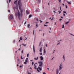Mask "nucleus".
<instances>
[{
    "instance_id": "603ef678",
    "label": "nucleus",
    "mask_w": 74,
    "mask_h": 74,
    "mask_svg": "<svg viewBox=\"0 0 74 74\" xmlns=\"http://www.w3.org/2000/svg\"><path fill=\"white\" fill-rule=\"evenodd\" d=\"M8 11L9 12H10V10H8Z\"/></svg>"
},
{
    "instance_id": "09e8293b",
    "label": "nucleus",
    "mask_w": 74,
    "mask_h": 74,
    "mask_svg": "<svg viewBox=\"0 0 74 74\" xmlns=\"http://www.w3.org/2000/svg\"><path fill=\"white\" fill-rule=\"evenodd\" d=\"M15 42V40H14L13 41V42Z\"/></svg>"
},
{
    "instance_id": "412c9836",
    "label": "nucleus",
    "mask_w": 74,
    "mask_h": 74,
    "mask_svg": "<svg viewBox=\"0 0 74 74\" xmlns=\"http://www.w3.org/2000/svg\"><path fill=\"white\" fill-rule=\"evenodd\" d=\"M31 17H32V15H29V18H31Z\"/></svg>"
},
{
    "instance_id": "20e7f679",
    "label": "nucleus",
    "mask_w": 74,
    "mask_h": 74,
    "mask_svg": "<svg viewBox=\"0 0 74 74\" xmlns=\"http://www.w3.org/2000/svg\"><path fill=\"white\" fill-rule=\"evenodd\" d=\"M18 18L19 20H21V16L20 15V13H19V11H18Z\"/></svg>"
},
{
    "instance_id": "bb28decb",
    "label": "nucleus",
    "mask_w": 74,
    "mask_h": 74,
    "mask_svg": "<svg viewBox=\"0 0 74 74\" xmlns=\"http://www.w3.org/2000/svg\"><path fill=\"white\" fill-rule=\"evenodd\" d=\"M20 40H22V37H21L20 38Z\"/></svg>"
},
{
    "instance_id": "4c0bfd02",
    "label": "nucleus",
    "mask_w": 74,
    "mask_h": 74,
    "mask_svg": "<svg viewBox=\"0 0 74 74\" xmlns=\"http://www.w3.org/2000/svg\"><path fill=\"white\" fill-rule=\"evenodd\" d=\"M36 26L37 27H38V25H37V24L36 25Z\"/></svg>"
},
{
    "instance_id": "58836bf2",
    "label": "nucleus",
    "mask_w": 74,
    "mask_h": 74,
    "mask_svg": "<svg viewBox=\"0 0 74 74\" xmlns=\"http://www.w3.org/2000/svg\"><path fill=\"white\" fill-rule=\"evenodd\" d=\"M71 34V35H72V36H74V35L72 34Z\"/></svg>"
},
{
    "instance_id": "0e129e2a",
    "label": "nucleus",
    "mask_w": 74,
    "mask_h": 74,
    "mask_svg": "<svg viewBox=\"0 0 74 74\" xmlns=\"http://www.w3.org/2000/svg\"><path fill=\"white\" fill-rule=\"evenodd\" d=\"M15 52H16V53H17V51H16Z\"/></svg>"
},
{
    "instance_id": "b1692460",
    "label": "nucleus",
    "mask_w": 74,
    "mask_h": 74,
    "mask_svg": "<svg viewBox=\"0 0 74 74\" xmlns=\"http://www.w3.org/2000/svg\"><path fill=\"white\" fill-rule=\"evenodd\" d=\"M27 27H28V28H29L30 27V25H27Z\"/></svg>"
},
{
    "instance_id": "ea45409f",
    "label": "nucleus",
    "mask_w": 74,
    "mask_h": 74,
    "mask_svg": "<svg viewBox=\"0 0 74 74\" xmlns=\"http://www.w3.org/2000/svg\"><path fill=\"white\" fill-rule=\"evenodd\" d=\"M9 3H10L11 2V0H9Z\"/></svg>"
},
{
    "instance_id": "a18cd8bd",
    "label": "nucleus",
    "mask_w": 74,
    "mask_h": 74,
    "mask_svg": "<svg viewBox=\"0 0 74 74\" xmlns=\"http://www.w3.org/2000/svg\"><path fill=\"white\" fill-rule=\"evenodd\" d=\"M33 34H34V31H33Z\"/></svg>"
},
{
    "instance_id": "de8ad7c7",
    "label": "nucleus",
    "mask_w": 74,
    "mask_h": 74,
    "mask_svg": "<svg viewBox=\"0 0 74 74\" xmlns=\"http://www.w3.org/2000/svg\"><path fill=\"white\" fill-rule=\"evenodd\" d=\"M42 53H40V55H42Z\"/></svg>"
},
{
    "instance_id": "e2e57ef3",
    "label": "nucleus",
    "mask_w": 74,
    "mask_h": 74,
    "mask_svg": "<svg viewBox=\"0 0 74 74\" xmlns=\"http://www.w3.org/2000/svg\"><path fill=\"white\" fill-rule=\"evenodd\" d=\"M53 12H54V13H56V12L54 11Z\"/></svg>"
},
{
    "instance_id": "f03ea898",
    "label": "nucleus",
    "mask_w": 74,
    "mask_h": 74,
    "mask_svg": "<svg viewBox=\"0 0 74 74\" xmlns=\"http://www.w3.org/2000/svg\"><path fill=\"white\" fill-rule=\"evenodd\" d=\"M59 68V70L60 71V70H61V69H62V68H63V67H62V63H61L60 65Z\"/></svg>"
},
{
    "instance_id": "c756f323",
    "label": "nucleus",
    "mask_w": 74,
    "mask_h": 74,
    "mask_svg": "<svg viewBox=\"0 0 74 74\" xmlns=\"http://www.w3.org/2000/svg\"><path fill=\"white\" fill-rule=\"evenodd\" d=\"M63 14L64 16H66V14H64V13H63Z\"/></svg>"
},
{
    "instance_id": "79ce46f5",
    "label": "nucleus",
    "mask_w": 74,
    "mask_h": 74,
    "mask_svg": "<svg viewBox=\"0 0 74 74\" xmlns=\"http://www.w3.org/2000/svg\"><path fill=\"white\" fill-rule=\"evenodd\" d=\"M33 64H34V62H32V65H33Z\"/></svg>"
},
{
    "instance_id": "7ed1b4c3",
    "label": "nucleus",
    "mask_w": 74,
    "mask_h": 74,
    "mask_svg": "<svg viewBox=\"0 0 74 74\" xmlns=\"http://www.w3.org/2000/svg\"><path fill=\"white\" fill-rule=\"evenodd\" d=\"M38 63L39 64V66H40V67L42 66L43 64L42 62H41V61H39L38 62Z\"/></svg>"
},
{
    "instance_id": "5701e85b",
    "label": "nucleus",
    "mask_w": 74,
    "mask_h": 74,
    "mask_svg": "<svg viewBox=\"0 0 74 74\" xmlns=\"http://www.w3.org/2000/svg\"><path fill=\"white\" fill-rule=\"evenodd\" d=\"M58 12H59V14H61V11H58Z\"/></svg>"
},
{
    "instance_id": "13d9d810",
    "label": "nucleus",
    "mask_w": 74,
    "mask_h": 74,
    "mask_svg": "<svg viewBox=\"0 0 74 74\" xmlns=\"http://www.w3.org/2000/svg\"><path fill=\"white\" fill-rule=\"evenodd\" d=\"M46 47H47V44H46Z\"/></svg>"
},
{
    "instance_id": "2eb2a0df",
    "label": "nucleus",
    "mask_w": 74,
    "mask_h": 74,
    "mask_svg": "<svg viewBox=\"0 0 74 74\" xmlns=\"http://www.w3.org/2000/svg\"><path fill=\"white\" fill-rule=\"evenodd\" d=\"M16 8H17V10H18V8H16V7H14V11H15V9H16Z\"/></svg>"
},
{
    "instance_id": "9d476101",
    "label": "nucleus",
    "mask_w": 74,
    "mask_h": 74,
    "mask_svg": "<svg viewBox=\"0 0 74 74\" xmlns=\"http://www.w3.org/2000/svg\"><path fill=\"white\" fill-rule=\"evenodd\" d=\"M40 58L41 60H43L44 59V58H43V57H42V56H41L40 57Z\"/></svg>"
},
{
    "instance_id": "c85d7f7f",
    "label": "nucleus",
    "mask_w": 74,
    "mask_h": 74,
    "mask_svg": "<svg viewBox=\"0 0 74 74\" xmlns=\"http://www.w3.org/2000/svg\"><path fill=\"white\" fill-rule=\"evenodd\" d=\"M38 1L39 2V3H40V2L41 1L40 0H38Z\"/></svg>"
},
{
    "instance_id": "8fccbe9b",
    "label": "nucleus",
    "mask_w": 74,
    "mask_h": 74,
    "mask_svg": "<svg viewBox=\"0 0 74 74\" xmlns=\"http://www.w3.org/2000/svg\"><path fill=\"white\" fill-rule=\"evenodd\" d=\"M43 74H46V73H45V72H44L43 73Z\"/></svg>"
},
{
    "instance_id": "052dcab7",
    "label": "nucleus",
    "mask_w": 74,
    "mask_h": 74,
    "mask_svg": "<svg viewBox=\"0 0 74 74\" xmlns=\"http://www.w3.org/2000/svg\"><path fill=\"white\" fill-rule=\"evenodd\" d=\"M26 23V21L25 23V25Z\"/></svg>"
},
{
    "instance_id": "393cba45",
    "label": "nucleus",
    "mask_w": 74,
    "mask_h": 74,
    "mask_svg": "<svg viewBox=\"0 0 74 74\" xmlns=\"http://www.w3.org/2000/svg\"><path fill=\"white\" fill-rule=\"evenodd\" d=\"M16 3H17V1H16L14 2V4H16Z\"/></svg>"
},
{
    "instance_id": "37998d69",
    "label": "nucleus",
    "mask_w": 74,
    "mask_h": 74,
    "mask_svg": "<svg viewBox=\"0 0 74 74\" xmlns=\"http://www.w3.org/2000/svg\"><path fill=\"white\" fill-rule=\"evenodd\" d=\"M38 11V10H37V9H36V12H37V11Z\"/></svg>"
},
{
    "instance_id": "9b49d317",
    "label": "nucleus",
    "mask_w": 74,
    "mask_h": 74,
    "mask_svg": "<svg viewBox=\"0 0 74 74\" xmlns=\"http://www.w3.org/2000/svg\"><path fill=\"white\" fill-rule=\"evenodd\" d=\"M22 45H23V46H24V47H25L27 45V44H26L25 45V44L23 43V44H22Z\"/></svg>"
},
{
    "instance_id": "49530a36",
    "label": "nucleus",
    "mask_w": 74,
    "mask_h": 74,
    "mask_svg": "<svg viewBox=\"0 0 74 74\" xmlns=\"http://www.w3.org/2000/svg\"><path fill=\"white\" fill-rule=\"evenodd\" d=\"M62 19L61 18H60V19L59 20V21H61V20H62Z\"/></svg>"
},
{
    "instance_id": "bf43d9fd",
    "label": "nucleus",
    "mask_w": 74,
    "mask_h": 74,
    "mask_svg": "<svg viewBox=\"0 0 74 74\" xmlns=\"http://www.w3.org/2000/svg\"><path fill=\"white\" fill-rule=\"evenodd\" d=\"M47 23H48V22H46V24H47Z\"/></svg>"
},
{
    "instance_id": "423d86ee",
    "label": "nucleus",
    "mask_w": 74,
    "mask_h": 74,
    "mask_svg": "<svg viewBox=\"0 0 74 74\" xmlns=\"http://www.w3.org/2000/svg\"><path fill=\"white\" fill-rule=\"evenodd\" d=\"M13 18V16L12 15H10V19H12Z\"/></svg>"
},
{
    "instance_id": "473e14b6",
    "label": "nucleus",
    "mask_w": 74,
    "mask_h": 74,
    "mask_svg": "<svg viewBox=\"0 0 74 74\" xmlns=\"http://www.w3.org/2000/svg\"><path fill=\"white\" fill-rule=\"evenodd\" d=\"M63 13H65V14H66V12L65 11H64L63 12Z\"/></svg>"
},
{
    "instance_id": "f704fd0d",
    "label": "nucleus",
    "mask_w": 74,
    "mask_h": 74,
    "mask_svg": "<svg viewBox=\"0 0 74 74\" xmlns=\"http://www.w3.org/2000/svg\"><path fill=\"white\" fill-rule=\"evenodd\" d=\"M21 53H23V50H22V51H21Z\"/></svg>"
},
{
    "instance_id": "ddd939ff",
    "label": "nucleus",
    "mask_w": 74,
    "mask_h": 74,
    "mask_svg": "<svg viewBox=\"0 0 74 74\" xmlns=\"http://www.w3.org/2000/svg\"><path fill=\"white\" fill-rule=\"evenodd\" d=\"M66 2L68 3L69 4H71V2H69L68 1H66Z\"/></svg>"
},
{
    "instance_id": "4be33fe9",
    "label": "nucleus",
    "mask_w": 74,
    "mask_h": 74,
    "mask_svg": "<svg viewBox=\"0 0 74 74\" xmlns=\"http://www.w3.org/2000/svg\"><path fill=\"white\" fill-rule=\"evenodd\" d=\"M58 72H59V71H58V70L56 72V74H58Z\"/></svg>"
},
{
    "instance_id": "6e6d98bb",
    "label": "nucleus",
    "mask_w": 74,
    "mask_h": 74,
    "mask_svg": "<svg viewBox=\"0 0 74 74\" xmlns=\"http://www.w3.org/2000/svg\"><path fill=\"white\" fill-rule=\"evenodd\" d=\"M18 50H19V51H21V48H19V49H18Z\"/></svg>"
},
{
    "instance_id": "0eeeda50",
    "label": "nucleus",
    "mask_w": 74,
    "mask_h": 74,
    "mask_svg": "<svg viewBox=\"0 0 74 74\" xmlns=\"http://www.w3.org/2000/svg\"><path fill=\"white\" fill-rule=\"evenodd\" d=\"M23 12V10H21V16H22L23 14H22V12Z\"/></svg>"
},
{
    "instance_id": "680f3d73",
    "label": "nucleus",
    "mask_w": 74,
    "mask_h": 74,
    "mask_svg": "<svg viewBox=\"0 0 74 74\" xmlns=\"http://www.w3.org/2000/svg\"><path fill=\"white\" fill-rule=\"evenodd\" d=\"M60 10H61V7H60Z\"/></svg>"
},
{
    "instance_id": "7c9ffc66",
    "label": "nucleus",
    "mask_w": 74,
    "mask_h": 74,
    "mask_svg": "<svg viewBox=\"0 0 74 74\" xmlns=\"http://www.w3.org/2000/svg\"><path fill=\"white\" fill-rule=\"evenodd\" d=\"M64 25H63V26H62V28H64Z\"/></svg>"
},
{
    "instance_id": "774afa93",
    "label": "nucleus",
    "mask_w": 74,
    "mask_h": 74,
    "mask_svg": "<svg viewBox=\"0 0 74 74\" xmlns=\"http://www.w3.org/2000/svg\"><path fill=\"white\" fill-rule=\"evenodd\" d=\"M30 69H31L32 70V68L30 67Z\"/></svg>"
},
{
    "instance_id": "4468645a",
    "label": "nucleus",
    "mask_w": 74,
    "mask_h": 74,
    "mask_svg": "<svg viewBox=\"0 0 74 74\" xmlns=\"http://www.w3.org/2000/svg\"><path fill=\"white\" fill-rule=\"evenodd\" d=\"M63 58L64 59V60H65V57L64 56V55Z\"/></svg>"
},
{
    "instance_id": "338daca9",
    "label": "nucleus",
    "mask_w": 74,
    "mask_h": 74,
    "mask_svg": "<svg viewBox=\"0 0 74 74\" xmlns=\"http://www.w3.org/2000/svg\"><path fill=\"white\" fill-rule=\"evenodd\" d=\"M61 18L62 19H63V17H61Z\"/></svg>"
},
{
    "instance_id": "864d4df0",
    "label": "nucleus",
    "mask_w": 74,
    "mask_h": 74,
    "mask_svg": "<svg viewBox=\"0 0 74 74\" xmlns=\"http://www.w3.org/2000/svg\"><path fill=\"white\" fill-rule=\"evenodd\" d=\"M53 18H52L51 21H53Z\"/></svg>"
},
{
    "instance_id": "cd10ccee",
    "label": "nucleus",
    "mask_w": 74,
    "mask_h": 74,
    "mask_svg": "<svg viewBox=\"0 0 74 74\" xmlns=\"http://www.w3.org/2000/svg\"><path fill=\"white\" fill-rule=\"evenodd\" d=\"M29 55V54H27V57H28Z\"/></svg>"
},
{
    "instance_id": "a878e982",
    "label": "nucleus",
    "mask_w": 74,
    "mask_h": 74,
    "mask_svg": "<svg viewBox=\"0 0 74 74\" xmlns=\"http://www.w3.org/2000/svg\"><path fill=\"white\" fill-rule=\"evenodd\" d=\"M69 23V22L68 21L67 22H66L65 23V24H68V23Z\"/></svg>"
},
{
    "instance_id": "a211bd4d",
    "label": "nucleus",
    "mask_w": 74,
    "mask_h": 74,
    "mask_svg": "<svg viewBox=\"0 0 74 74\" xmlns=\"http://www.w3.org/2000/svg\"><path fill=\"white\" fill-rule=\"evenodd\" d=\"M37 71H38V72H40V70H38V68H37Z\"/></svg>"
},
{
    "instance_id": "aec40b11",
    "label": "nucleus",
    "mask_w": 74,
    "mask_h": 74,
    "mask_svg": "<svg viewBox=\"0 0 74 74\" xmlns=\"http://www.w3.org/2000/svg\"><path fill=\"white\" fill-rule=\"evenodd\" d=\"M38 57H37V58H34V59H35V60H38Z\"/></svg>"
},
{
    "instance_id": "f257e3e1",
    "label": "nucleus",
    "mask_w": 74,
    "mask_h": 74,
    "mask_svg": "<svg viewBox=\"0 0 74 74\" xmlns=\"http://www.w3.org/2000/svg\"><path fill=\"white\" fill-rule=\"evenodd\" d=\"M18 5H19V9L21 10V7L22 5L21 3V0H19L18 2Z\"/></svg>"
},
{
    "instance_id": "f8f14e48",
    "label": "nucleus",
    "mask_w": 74,
    "mask_h": 74,
    "mask_svg": "<svg viewBox=\"0 0 74 74\" xmlns=\"http://www.w3.org/2000/svg\"><path fill=\"white\" fill-rule=\"evenodd\" d=\"M34 66L35 67H34V69H37V65H36L35 64H34Z\"/></svg>"
},
{
    "instance_id": "72a5a7b5",
    "label": "nucleus",
    "mask_w": 74,
    "mask_h": 74,
    "mask_svg": "<svg viewBox=\"0 0 74 74\" xmlns=\"http://www.w3.org/2000/svg\"><path fill=\"white\" fill-rule=\"evenodd\" d=\"M42 42H40V45H40L41 44Z\"/></svg>"
},
{
    "instance_id": "69168bd1",
    "label": "nucleus",
    "mask_w": 74,
    "mask_h": 74,
    "mask_svg": "<svg viewBox=\"0 0 74 74\" xmlns=\"http://www.w3.org/2000/svg\"><path fill=\"white\" fill-rule=\"evenodd\" d=\"M51 19V17H50V18H49V19Z\"/></svg>"
},
{
    "instance_id": "2f4dec72",
    "label": "nucleus",
    "mask_w": 74,
    "mask_h": 74,
    "mask_svg": "<svg viewBox=\"0 0 74 74\" xmlns=\"http://www.w3.org/2000/svg\"><path fill=\"white\" fill-rule=\"evenodd\" d=\"M66 8H67V6L66 5Z\"/></svg>"
},
{
    "instance_id": "39448f33",
    "label": "nucleus",
    "mask_w": 74,
    "mask_h": 74,
    "mask_svg": "<svg viewBox=\"0 0 74 74\" xmlns=\"http://www.w3.org/2000/svg\"><path fill=\"white\" fill-rule=\"evenodd\" d=\"M28 58H27L25 59V62H24L25 64H27V62H28Z\"/></svg>"
},
{
    "instance_id": "4d7b16f0",
    "label": "nucleus",
    "mask_w": 74,
    "mask_h": 74,
    "mask_svg": "<svg viewBox=\"0 0 74 74\" xmlns=\"http://www.w3.org/2000/svg\"><path fill=\"white\" fill-rule=\"evenodd\" d=\"M20 67L21 68V67H22V66H20Z\"/></svg>"
},
{
    "instance_id": "e433bc0d",
    "label": "nucleus",
    "mask_w": 74,
    "mask_h": 74,
    "mask_svg": "<svg viewBox=\"0 0 74 74\" xmlns=\"http://www.w3.org/2000/svg\"><path fill=\"white\" fill-rule=\"evenodd\" d=\"M44 26H48V25H44Z\"/></svg>"
},
{
    "instance_id": "a19ab883",
    "label": "nucleus",
    "mask_w": 74,
    "mask_h": 74,
    "mask_svg": "<svg viewBox=\"0 0 74 74\" xmlns=\"http://www.w3.org/2000/svg\"><path fill=\"white\" fill-rule=\"evenodd\" d=\"M36 21H38V18H36Z\"/></svg>"
},
{
    "instance_id": "c9c22d12",
    "label": "nucleus",
    "mask_w": 74,
    "mask_h": 74,
    "mask_svg": "<svg viewBox=\"0 0 74 74\" xmlns=\"http://www.w3.org/2000/svg\"><path fill=\"white\" fill-rule=\"evenodd\" d=\"M40 23H42V21H41V20H40Z\"/></svg>"
},
{
    "instance_id": "1a4fd4ad",
    "label": "nucleus",
    "mask_w": 74,
    "mask_h": 74,
    "mask_svg": "<svg viewBox=\"0 0 74 74\" xmlns=\"http://www.w3.org/2000/svg\"><path fill=\"white\" fill-rule=\"evenodd\" d=\"M38 69L40 70V71H41L42 70V68H40V67H38Z\"/></svg>"
},
{
    "instance_id": "c03bdc74",
    "label": "nucleus",
    "mask_w": 74,
    "mask_h": 74,
    "mask_svg": "<svg viewBox=\"0 0 74 74\" xmlns=\"http://www.w3.org/2000/svg\"><path fill=\"white\" fill-rule=\"evenodd\" d=\"M21 59H23V58H22V56H21Z\"/></svg>"
},
{
    "instance_id": "6ab92c4d",
    "label": "nucleus",
    "mask_w": 74,
    "mask_h": 74,
    "mask_svg": "<svg viewBox=\"0 0 74 74\" xmlns=\"http://www.w3.org/2000/svg\"><path fill=\"white\" fill-rule=\"evenodd\" d=\"M44 53H46V51H45V49H44Z\"/></svg>"
},
{
    "instance_id": "dca6fc26",
    "label": "nucleus",
    "mask_w": 74,
    "mask_h": 74,
    "mask_svg": "<svg viewBox=\"0 0 74 74\" xmlns=\"http://www.w3.org/2000/svg\"><path fill=\"white\" fill-rule=\"evenodd\" d=\"M40 52H42V47L40 49Z\"/></svg>"
},
{
    "instance_id": "f3484780",
    "label": "nucleus",
    "mask_w": 74,
    "mask_h": 74,
    "mask_svg": "<svg viewBox=\"0 0 74 74\" xmlns=\"http://www.w3.org/2000/svg\"><path fill=\"white\" fill-rule=\"evenodd\" d=\"M26 12L27 14H29V10H27Z\"/></svg>"
},
{
    "instance_id": "6e6552de",
    "label": "nucleus",
    "mask_w": 74,
    "mask_h": 74,
    "mask_svg": "<svg viewBox=\"0 0 74 74\" xmlns=\"http://www.w3.org/2000/svg\"><path fill=\"white\" fill-rule=\"evenodd\" d=\"M33 49L34 51V52L35 53V48H34V45L33 46Z\"/></svg>"
},
{
    "instance_id": "3c124183",
    "label": "nucleus",
    "mask_w": 74,
    "mask_h": 74,
    "mask_svg": "<svg viewBox=\"0 0 74 74\" xmlns=\"http://www.w3.org/2000/svg\"><path fill=\"white\" fill-rule=\"evenodd\" d=\"M59 2H60V1H61V0H59Z\"/></svg>"
},
{
    "instance_id": "5fc2aeb1",
    "label": "nucleus",
    "mask_w": 74,
    "mask_h": 74,
    "mask_svg": "<svg viewBox=\"0 0 74 74\" xmlns=\"http://www.w3.org/2000/svg\"><path fill=\"white\" fill-rule=\"evenodd\" d=\"M60 42H59V43H58V45H59V44H60Z\"/></svg>"
}]
</instances>
